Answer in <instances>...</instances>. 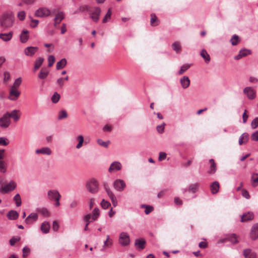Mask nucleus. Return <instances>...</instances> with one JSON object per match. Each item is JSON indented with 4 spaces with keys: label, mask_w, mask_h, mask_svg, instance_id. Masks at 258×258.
<instances>
[{
    "label": "nucleus",
    "mask_w": 258,
    "mask_h": 258,
    "mask_svg": "<svg viewBox=\"0 0 258 258\" xmlns=\"http://www.w3.org/2000/svg\"><path fill=\"white\" fill-rule=\"evenodd\" d=\"M91 9H90L87 6H82L79 7L78 10L75 11L74 14H76L79 12H88L89 13V10H90Z\"/></svg>",
    "instance_id": "39"
},
{
    "label": "nucleus",
    "mask_w": 258,
    "mask_h": 258,
    "mask_svg": "<svg viewBox=\"0 0 258 258\" xmlns=\"http://www.w3.org/2000/svg\"><path fill=\"white\" fill-rule=\"evenodd\" d=\"M251 139L252 141H258V131H256L251 135Z\"/></svg>",
    "instance_id": "64"
},
{
    "label": "nucleus",
    "mask_w": 258,
    "mask_h": 258,
    "mask_svg": "<svg viewBox=\"0 0 258 258\" xmlns=\"http://www.w3.org/2000/svg\"><path fill=\"white\" fill-rule=\"evenodd\" d=\"M51 14L50 10L45 7H41L36 11L35 16L37 17H46L49 16Z\"/></svg>",
    "instance_id": "3"
},
{
    "label": "nucleus",
    "mask_w": 258,
    "mask_h": 258,
    "mask_svg": "<svg viewBox=\"0 0 258 258\" xmlns=\"http://www.w3.org/2000/svg\"><path fill=\"white\" fill-rule=\"evenodd\" d=\"M10 124L11 120L9 117V112H7L0 118V126L3 128H7Z\"/></svg>",
    "instance_id": "7"
},
{
    "label": "nucleus",
    "mask_w": 258,
    "mask_h": 258,
    "mask_svg": "<svg viewBox=\"0 0 258 258\" xmlns=\"http://www.w3.org/2000/svg\"><path fill=\"white\" fill-rule=\"evenodd\" d=\"M68 117V113L65 110H61L58 113V119L61 120Z\"/></svg>",
    "instance_id": "41"
},
{
    "label": "nucleus",
    "mask_w": 258,
    "mask_h": 258,
    "mask_svg": "<svg viewBox=\"0 0 258 258\" xmlns=\"http://www.w3.org/2000/svg\"><path fill=\"white\" fill-rule=\"evenodd\" d=\"M220 185L218 181H214L210 185V189L212 194H217L219 190Z\"/></svg>",
    "instance_id": "21"
},
{
    "label": "nucleus",
    "mask_w": 258,
    "mask_h": 258,
    "mask_svg": "<svg viewBox=\"0 0 258 258\" xmlns=\"http://www.w3.org/2000/svg\"><path fill=\"white\" fill-rule=\"evenodd\" d=\"M172 47L176 52H179L181 50V46L179 42H175L172 44Z\"/></svg>",
    "instance_id": "45"
},
{
    "label": "nucleus",
    "mask_w": 258,
    "mask_h": 258,
    "mask_svg": "<svg viewBox=\"0 0 258 258\" xmlns=\"http://www.w3.org/2000/svg\"><path fill=\"white\" fill-rule=\"evenodd\" d=\"M13 37V32H10L8 33H1L0 38L4 41L7 42L10 41Z\"/></svg>",
    "instance_id": "23"
},
{
    "label": "nucleus",
    "mask_w": 258,
    "mask_h": 258,
    "mask_svg": "<svg viewBox=\"0 0 258 258\" xmlns=\"http://www.w3.org/2000/svg\"><path fill=\"white\" fill-rule=\"evenodd\" d=\"M110 204L108 201H105V200L103 199L101 203V207L104 209H107L110 206Z\"/></svg>",
    "instance_id": "55"
},
{
    "label": "nucleus",
    "mask_w": 258,
    "mask_h": 258,
    "mask_svg": "<svg viewBox=\"0 0 258 258\" xmlns=\"http://www.w3.org/2000/svg\"><path fill=\"white\" fill-rule=\"evenodd\" d=\"M198 188L199 184L198 183L192 184L189 186L188 190L194 193L198 190Z\"/></svg>",
    "instance_id": "46"
},
{
    "label": "nucleus",
    "mask_w": 258,
    "mask_h": 258,
    "mask_svg": "<svg viewBox=\"0 0 258 258\" xmlns=\"http://www.w3.org/2000/svg\"><path fill=\"white\" fill-rule=\"evenodd\" d=\"M86 187L87 190L92 194L97 192L99 189L98 183L94 179L88 181L86 183Z\"/></svg>",
    "instance_id": "2"
},
{
    "label": "nucleus",
    "mask_w": 258,
    "mask_h": 258,
    "mask_svg": "<svg viewBox=\"0 0 258 258\" xmlns=\"http://www.w3.org/2000/svg\"><path fill=\"white\" fill-rule=\"evenodd\" d=\"M60 98V95L58 93L55 92L52 96L51 100L53 103H56L59 100Z\"/></svg>",
    "instance_id": "40"
},
{
    "label": "nucleus",
    "mask_w": 258,
    "mask_h": 258,
    "mask_svg": "<svg viewBox=\"0 0 258 258\" xmlns=\"http://www.w3.org/2000/svg\"><path fill=\"white\" fill-rule=\"evenodd\" d=\"M21 116L20 111L19 110H13L11 113H9V117L13 119L15 122H17L20 119Z\"/></svg>",
    "instance_id": "16"
},
{
    "label": "nucleus",
    "mask_w": 258,
    "mask_h": 258,
    "mask_svg": "<svg viewBox=\"0 0 258 258\" xmlns=\"http://www.w3.org/2000/svg\"><path fill=\"white\" fill-rule=\"evenodd\" d=\"M160 23V20L155 14H151L150 24L152 26H157Z\"/></svg>",
    "instance_id": "22"
},
{
    "label": "nucleus",
    "mask_w": 258,
    "mask_h": 258,
    "mask_svg": "<svg viewBox=\"0 0 258 258\" xmlns=\"http://www.w3.org/2000/svg\"><path fill=\"white\" fill-rule=\"evenodd\" d=\"M13 200L15 202L16 205L17 207H19L21 205V198L20 195L19 194H16L14 196Z\"/></svg>",
    "instance_id": "38"
},
{
    "label": "nucleus",
    "mask_w": 258,
    "mask_h": 258,
    "mask_svg": "<svg viewBox=\"0 0 258 258\" xmlns=\"http://www.w3.org/2000/svg\"><path fill=\"white\" fill-rule=\"evenodd\" d=\"M251 183L253 187H255L258 186V173H253L251 175Z\"/></svg>",
    "instance_id": "30"
},
{
    "label": "nucleus",
    "mask_w": 258,
    "mask_h": 258,
    "mask_svg": "<svg viewBox=\"0 0 258 258\" xmlns=\"http://www.w3.org/2000/svg\"><path fill=\"white\" fill-rule=\"evenodd\" d=\"M121 164L119 162H113L108 169L109 172H112L120 170L121 169Z\"/></svg>",
    "instance_id": "17"
},
{
    "label": "nucleus",
    "mask_w": 258,
    "mask_h": 258,
    "mask_svg": "<svg viewBox=\"0 0 258 258\" xmlns=\"http://www.w3.org/2000/svg\"><path fill=\"white\" fill-rule=\"evenodd\" d=\"M130 242V239L128 234L125 232L120 234L119 237V243L122 246L127 245Z\"/></svg>",
    "instance_id": "6"
},
{
    "label": "nucleus",
    "mask_w": 258,
    "mask_h": 258,
    "mask_svg": "<svg viewBox=\"0 0 258 258\" xmlns=\"http://www.w3.org/2000/svg\"><path fill=\"white\" fill-rule=\"evenodd\" d=\"M64 18V16L63 13L62 12H59L56 15L54 20H58V23H60Z\"/></svg>",
    "instance_id": "42"
},
{
    "label": "nucleus",
    "mask_w": 258,
    "mask_h": 258,
    "mask_svg": "<svg viewBox=\"0 0 258 258\" xmlns=\"http://www.w3.org/2000/svg\"><path fill=\"white\" fill-rule=\"evenodd\" d=\"M20 95V92L18 90V89L11 87L8 98L11 100L15 101Z\"/></svg>",
    "instance_id": "10"
},
{
    "label": "nucleus",
    "mask_w": 258,
    "mask_h": 258,
    "mask_svg": "<svg viewBox=\"0 0 258 258\" xmlns=\"http://www.w3.org/2000/svg\"><path fill=\"white\" fill-rule=\"evenodd\" d=\"M20 237H13L10 240V244L11 245H14L17 242L20 241Z\"/></svg>",
    "instance_id": "57"
},
{
    "label": "nucleus",
    "mask_w": 258,
    "mask_h": 258,
    "mask_svg": "<svg viewBox=\"0 0 258 258\" xmlns=\"http://www.w3.org/2000/svg\"><path fill=\"white\" fill-rule=\"evenodd\" d=\"M114 187L118 191H122L125 187V183L123 180L117 179L114 181L113 183Z\"/></svg>",
    "instance_id": "12"
},
{
    "label": "nucleus",
    "mask_w": 258,
    "mask_h": 258,
    "mask_svg": "<svg viewBox=\"0 0 258 258\" xmlns=\"http://www.w3.org/2000/svg\"><path fill=\"white\" fill-rule=\"evenodd\" d=\"M7 171V166L4 160H0V172L5 173Z\"/></svg>",
    "instance_id": "48"
},
{
    "label": "nucleus",
    "mask_w": 258,
    "mask_h": 258,
    "mask_svg": "<svg viewBox=\"0 0 258 258\" xmlns=\"http://www.w3.org/2000/svg\"><path fill=\"white\" fill-rule=\"evenodd\" d=\"M19 214L14 210H11L8 214L7 217L10 220H16L18 218Z\"/></svg>",
    "instance_id": "34"
},
{
    "label": "nucleus",
    "mask_w": 258,
    "mask_h": 258,
    "mask_svg": "<svg viewBox=\"0 0 258 258\" xmlns=\"http://www.w3.org/2000/svg\"><path fill=\"white\" fill-rule=\"evenodd\" d=\"M17 17L20 21H23L26 17V13L25 11H21L18 13Z\"/></svg>",
    "instance_id": "50"
},
{
    "label": "nucleus",
    "mask_w": 258,
    "mask_h": 258,
    "mask_svg": "<svg viewBox=\"0 0 258 258\" xmlns=\"http://www.w3.org/2000/svg\"><path fill=\"white\" fill-rule=\"evenodd\" d=\"M47 197L49 200L54 201L58 198H61V196L58 190L52 189L48 191Z\"/></svg>",
    "instance_id": "11"
},
{
    "label": "nucleus",
    "mask_w": 258,
    "mask_h": 258,
    "mask_svg": "<svg viewBox=\"0 0 258 258\" xmlns=\"http://www.w3.org/2000/svg\"><path fill=\"white\" fill-rule=\"evenodd\" d=\"M243 254L245 258H254L255 257V253L252 252L250 249H244Z\"/></svg>",
    "instance_id": "29"
},
{
    "label": "nucleus",
    "mask_w": 258,
    "mask_h": 258,
    "mask_svg": "<svg viewBox=\"0 0 258 258\" xmlns=\"http://www.w3.org/2000/svg\"><path fill=\"white\" fill-rule=\"evenodd\" d=\"M36 153L37 154H45L47 155H50L51 154V151L50 149L48 147H43L39 149H37L36 150Z\"/></svg>",
    "instance_id": "25"
},
{
    "label": "nucleus",
    "mask_w": 258,
    "mask_h": 258,
    "mask_svg": "<svg viewBox=\"0 0 258 258\" xmlns=\"http://www.w3.org/2000/svg\"><path fill=\"white\" fill-rule=\"evenodd\" d=\"M77 139L78 140L79 143L76 146V148L80 149L82 147L84 142V137L82 135H79L77 137Z\"/></svg>",
    "instance_id": "43"
},
{
    "label": "nucleus",
    "mask_w": 258,
    "mask_h": 258,
    "mask_svg": "<svg viewBox=\"0 0 258 258\" xmlns=\"http://www.w3.org/2000/svg\"><path fill=\"white\" fill-rule=\"evenodd\" d=\"M30 251V248L27 246H25L23 249L22 256L23 257H26L29 255Z\"/></svg>",
    "instance_id": "56"
},
{
    "label": "nucleus",
    "mask_w": 258,
    "mask_h": 258,
    "mask_svg": "<svg viewBox=\"0 0 258 258\" xmlns=\"http://www.w3.org/2000/svg\"><path fill=\"white\" fill-rule=\"evenodd\" d=\"M97 143L99 145L106 148L108 147L109 144L110 143V141H108L107 142H104L101 139H98Z\"/></svg>",
    "instance_id": "53"
},
{
    "label": "nucleus",
    "mask_w": 258,
    "mask_h": 258,
    "mask_svg": "<svg viewBox=\"0 0 258 258\" xmlns=\"http://www.w3.org/2000/svg\"><path fill=\"white\" fill-rule=\"evenodd\" d=\"M9 142L8 139L5 137H0V145L7 146Z\"/></svg>",
    "instance_id": "60"
},
{
    "label": "nucleus",
    "mask_w": 258,
    "mask_h": 258,
    "mask_svg": "<svg viewBox=\"0 0 258 258\" xmlns=\"http://www.w3.org/2000/svg\"><path fill=\"white\" fill-rule=\"evenodd\" d=\"M56 83L59 88H62L65 83V82L63 80V78H58L56 80Z\"/></svg>",
    "instance_id": "52"
},
{
    "label": "nucleus",
    "mask_w": 258,
    "mask_h": 258,
    "mask_svg": "<svg viewBox=\"0 0 258 258\" xmlns=\"http://www.w3.org/2000/svg\"><path fill=\"white\" fill-rule=\"evenodd\" d=\"M28 33L29 32L28 30H25L21 33L20 38L22 43H25L28 41L29 38Z\"/></svg>",
    "instance_id": "27"
},
{
    "label": "nucleus",
    "mask_w": 258,
    "mask_h": 258,
    "mask_svg": "<svg viewBox=\"0 0 258 258\" xmlns=\"http://www.w3.org/2000/svg\"><path fill=\"white\" fill-rule=\"evenodd\" d=\"M13 18L8 14H3L0 18V24L1 26L4 28V30L11 27L13 24Z\"/></svg>",
    "instance_id": "1"
},
{
    "label": "nucleus",
    "mask_w": 258,
    "mask_h": 258,
    "mask_svg": "<svg viewBox=\"0 0 258 258\" xmlns=\"http://www.w3.org/2000/svg\"><path fill=\"white\" fill-rule=\"evenodd\" d=\"M243 93L249 99L252 100L255 97V91L251 87H246L243 89Z\"/></svg>",
    "instance_id": "9"
},
{
    "label": "nucleus",
    "mask_w": 258,
    "mask_h": 258,
    "mask_svg": "<svg viewBox=\"0 0 258 258\" xmlns=\"http://www.w3.org/2000/svg\"><path fill=\"white\" fill-rule=\"evenodd\" d=\"M29 18L31 19L30 26L32 28L36 27L38 24L39 21L37 20L33 19L30 16L29 17Z\"/></svg>",
    "instance_id": "61"
},
{
    "label": "nucleus",
    "mask_w": 258,
    "mask_h": 258,
    "mask_svg": "<svg viewBox=\"0 0 258 258\" xmlns=\"http://www.w3.org/2000/svg\"><path fill=\"white\" fill-rule=\"evenodd\" d=\"M99 210L98 208H95L91 216V219L93 221H95L99 216Z\"/></svg>",
    "instance_id": "37"
},
{
    "label": "nucleus",
    "mask_w": 258,
    "mask_h": 258,
    "mask_svg": "<svg viewBox=\"0 0 258 258\" xmlns=\"http://www.w3.org/2000/svg\"><path fill=\"white\" fill-rule=\"evenodd\" d=\"M200 55L204 59L206 63H209L210 62V56L205 49L202 50Z\"/></svg>",
    "instance_id": "35"
},
{
    "label": "nucleus",
    "mask_w": 258,
    "mask_h": 258,
    "mask_svg": "<svg viewBox=\"0 0 258 258\" xmlns=\"http://www.w3.org/2000/svg\"><path fill=\"white\" fill-rule=\"evenodd\" d=\"M38 212L44 217H47L49 216V213L46 208H42L38 210Z\"/></svg>",
    "instance_id": "49"
},
{
    "label": "nucleus",
    "mask_w": 258,
    "mask_h": 258,
    "mask_svg": "<svg viewBox=\"0 0 258 258\" xmlns=\"http://www.w3.org/2000/svg\"><path fill=\"white\" fill-rule=\"evenodd\" d=\"M100 13L101 10L98 7L91 8L90 10H89V14L90 15L91 18L95 22L98 21Z\"/></svg>",
    "instance_id": "4"
},
{
    "label": "nucleus",
    "mask_w": 258,
    "mask_h": 258,
    "mask_svg": "<svg viewBox=\"0 0 258 258\" xmlns=\"http://www.w3.org/2000/svg\"><path fill=\"white\" fill-rule=\"evenodd\" d=\"M67 61L66 58H62L58 61L56 65V69L57 70L63 69L67 64Z\"/></svg>",
    "instance_id": "36"
},
{
    "label": "nucleus",
    "mask_w": 258,
    "mask_h": 258,
    "mask_svg": "<svg viewBox=\"0 0 258 258\" xmlns=\"http://www.w3.org/2000/svg\"><path fill=\"white\" fill-rule=\"evenodd\" d=\"M44 61V59L42 57L37 58L34 62V71H36L37 70L42 64Z\"/></svg>",
    "instance_id": "31"
},
{
    "label": "nucleus",
    "mask_w": 258,
    "mask_h": 258,
    "mask_svg": "<svg viewBox=\"0 0 258 258\" xmlns=\"http://www.w3.org/2000/svg\"><path fill=\"white\" fill-rule=\"evenodd\" d=\"M189 65L188 64L182 66L178 72V74L181 75L184 73L189 68Z\"/></svg>",
    "instance_id": "59"
},
{
    "label": "nucleus",
    "mask_w": 258,
    "mask_h": 258,
    "mask_svg": "<svg viewBox=\"0 0 258 258\" xmlns=\"http://www.w3.org/2000/svg\"><path fill=\"white\" fill-rule=\"evenodd\" d=\"M49 71L47 69L42 68L38 74V78L41 80H44L47 77Z\"/></svg>",
    "instance_id": "26"
},
{
    "label": "nucleus",
    "mask_w": 258,
    "mask_h": 258,
    "mask_svg": "<svg viewBox=\"0 0 258 258\" xmlns=\"http://www.w3.org/2000/svg\"><path fill=\"white\" fill-rule=\"evenodd\" d=\"M48 67H52L55 61L54 56L52 55H49L48 57Z\"/></svg>",
    "instance_id": "54"
},
{
    "label": "nucleus",
    "mask_w": 258,
    "mask_h": 258,
    "mask_svg": "<svg viewBox=\"0 0 258 258\" xmlns=\"http://www.w3.org/2000/svg\"><path fill=\"white\" fill-rule=\"evenodd\" d=\"M38 218V215L36 213H31L25 219V222L27 224H29L31 222V220L36 221Z\"/></svg>",
    "instance_id": "32"
},
{
    "label": "nucleus",
    "mask_w": 258,
    "mask_h": 258,
    "mask_svg": "<svg viewBox=\"0 0 258 258\" xmlns=\"http://www.w3.org/2000/svg\"><path fill=\"white\" fill-rule=\"evenodd\" d=\"M254 218V214L251 212L245 213L241 216V222H244L252 220Z\"/></svg>",
    "instance_id": "15"
},
{
    "label": "nucleus",
    "mask_w": 258,
    "mask_h": 258,
    "mask_svg": "<svg viewBox=\"0 0 258 258\" xmlns=\"http://www.w3.org/2000/svg\"><path fill=\"white\" fill-rule=\"evenodd\" d=\"M50 224L47 222H43L41 226V230L44 233H47L49 231Z\"/></svg>",
    "instance_id": "33"
},
{
    "label": "nucleus",
    "mask_w": 258,
    "mask_h": 258,
    "mask_svg": "<svg viewBox=\"0 0 258 258\" xmlns=\"http://www.w3.org/2000/svg\"><path fill=\"white\" fill-rule=\"evenodd\" d=\"M38 50L37 47L30 46L25 49L24 53L27 56H32Z\"/></svg>",
    "instance_id": "13"
},
{
    "label": "nucleus",
    "mask_w": 258,
    "mask_h": 258,
    "mask_svg": "<svg viewBox=\"0 0 258 258\" xmlns=\"http://www.w3.org/2000/svg\"><path fill=\"white\" fill-rule=\"evenodd\" d=\"M104 187L108 197L112 202L113 206L114 207H116L117 205V202L115 196L106 184H104Z\"/></svg>",
    "instance_id": "8"
},
{
    "label": "nucleus",
    "mask_w": 258,
    "mask_h": 258,
    "mask_svg": "<svg viewBox=\"0 0 258 258\" xmlns=\"http://www.w3.org/2000/svg\"><path fill=\"white\" fill-rule=\"evenodd\" d=\"M209 162L211 164V166L210 167L209 170L208 171V173L209 174H214L215 173L217 170L216 164L213 159H211L209 160Z\"/></svg>",
    "instance_id": "28"
},
{
    "label": "nucleus",
    "mask_w": 258,
    "mask_h": 258,
    "mask_svg": "<svg viewBox=\"0 0 258 258\" xmlns=\"http://www.w3.org/2000/svg\"><path fill=\"white\" fill-rule=\"evenodd\" d=\"M250 236L253 240H255L258 238V223H255L252 226Z\"/></svg>",
    "instance_id": "14"
},
{
    "label": "nucleus",
    "mask_w": 258,
    "mask_h": 258,
    "mask_svg": "<svg viewBox=\"0 0 258 258\" xmlns=\"http://www.w3.org/2000/svg\"><path fill=\"white\" fill-rule=\"evenodd\" d=\"M180 82L183 89L187 88L190 85V80L187 76H183L180 80Z\"/></svg>",
    "instance_id": "19"
},
{
    "label": "nucleus",
    "mask_w": 258,
    "mask_h": 258,
    "mask_svg": "<svg viewBox=\"0 0 258 258\" xmlns=\"http://www.w3.org/2000/svg\"><path fill=\"white\" fill-rule=\"evenodd\" d=\"M111 10L110 9H109L106 14L105 15L104 18H103V23H106L108 21V19H109L110 18V17H111Z\"/></svg>",
    "instance_id": "58"
},
{
    "label": "nucleus",
    "mask_w": 258,
    "mask_h": 258,
    "mask_svg": "<svg viewBox=\"0 0 258 258\" xmlns=\"http://www.w3.org/2000/svg\"><path fill=\"white\" fill-rule=\"evenodd\" d=\"M230 42L233 45H236L239 42V37L237 35H234L230 40Z\"/></svg>",
    "instance_id": "51"
},
{
    "label": "nucleus",
    "mask_w": 258,
    "mask_h": 258,
    "mask_svg": "<svg viewBox=\"0 0 258 258\" xmlns=\"http://www.w3.org/2000/svg\"><path fill=\"white\" fill-rule=\"evenodd\" d=\"M258 126V118H255L251 122V126L252 128L254 129Z\"/></svg>",
    "instance_id": "63"
},
{
    "label": "nucleus",
    "mask_w": 258,
    "mask_h": 258,
    "mask_svg": "<svg viewBox=\"0 0 258 258\" xmlns=\"http://www.w3.org/2000/svg\"><path fill=\"white\" fill-rule=\"evenodd\" d=\"M16 183L12 180L8 184L0 188V192L2 193H7L14 190L16 187Z\"/></svg>",
    "instance_id": "5"
},
{
    "label": "nucleus",
    "mask_w": 258,
    "mask_h": 258,
    "mask_svg": "<svg viewBox=\"0 0 258 258\" xmlns=\"http://www.w3.org/2000/svg\"><path fill=\"white\" fill-rule=\"evenodd\" d=\"M146 241L143 239H137L135 241V245L139 250H142L145 248Z\"/></svg>",
    "instance_id": "20"
},
{
    "label": "nucleus",
    "mask_w": 258,
    "mask_h": 258,
    "mask_svg": "<svg viewBox=\"0 0 258 258\" xmlns=\"http://www.w3.org/2000/svg\"><path fill=\"white\" fill-rule=\"evenodd\" d=\"M22 83V79L19 77L15 80L14 84L11 86L12 88L18 89Z\"/></svg>",
    "instance_id": "44"
},
{
    "label": "nucleus",
    "mask_w": 258,
    "mask_h": 258,
    "mask_svg": "<svg viewBox=\"0 0 258 258\" xmlns=\"http://www.w3.org/2000/svg\"><path fill=\"white\" fill-rule=\"evenodd\" d=\"M251 53V51L249 49H244L240 50L239 54L234 57V59L238 60L243 57L246 56L247 55L250 54Z\"/></svg>",
    "instance_id": "18"
},
{
    "label": "nucleus",
    "mask_w": 258,
    "mask_h": 258,
    "mask_svg": "<svg viewBox=\"0 0 258 258\" xmlns=\"http://www.w3.org/2000/svg\"><path fill=\"white\" fill-rule=\"evenodd\" d=\"M165 125V124L164 123H163V124H162L161 125H158L156 127L157 132L160 134L163 133L164 131Z\"/></svg>",
    "instance_id": "62"
},
{
    "label": "nucleus",
    "mask_w": 258,
    "mask_h": 258,
    "mask_svg": "<svg viewBox=\"0 0 258 258\" xmlns=\"http://www.w3.org/2000/svg\"><path fill=\"white\" fill-rule=\"evenodd\" d=\"M227 240L233 243H237L238 241L237 239V237L235 234H233L230 235L228 238Z\"/></svg>",
    "instance_id": "47"
},
{
    "label": "nucleus",
    "mask_w": 258,
    "mask_h": 258,
    "mask_svg": "<svg viewBox=\"0 0 258 258\" xmlns=\"http://www.w3.org/2000/svg\"><path fill=\"white\" fill-rule=\"evenodd\" d=\"M249 139L248 134L246 133H244L241 135L239 137L238 143L240 145L246 144Z\"/></svg>",
    "instance_id": "24"
}]
</instances>
